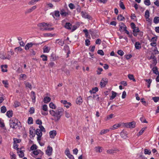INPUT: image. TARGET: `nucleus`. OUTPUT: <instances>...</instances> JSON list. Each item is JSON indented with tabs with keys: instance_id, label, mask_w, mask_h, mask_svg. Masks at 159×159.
Listing matches in <instances>:
<instances>
[{
	"instance_id": "nucleus-1",
	"label": "nucleus",
	"mask_w": 159,
	"mask_h": 159,
	"mask_svg": "<svg viewBox=\"0 0 159 159\" xmlns=\"http://www.w3.org/2000/svg\"><path fill=\"white\" fill-rule=\"evenodd\" d=\"M63 111V109L61 107L58 108L55 111L50 110V113L53 117V119L52 118V120H54L55 121H58L60 119Z\"/></svg>"
},
{
	"instance_id": "nucleus-2",
	"label": "nucleus",
	"mask_w": 159,
	"mask_h": 159,
	"mask_svg": "<svg viewBox=\"0 0 159 159\" xmlns=\"http://www.w3.org/2000/svg\"><path fill=\"white\" fill-rule=\"evenodd\" d=\"M20 123L16 119L12 118L10 120V125L13 129L20 128Z\"/></svg>"
},
{
	"instance_id": "nucleus-3",
	"label": "nucleus",
	"mask_w": 159,
	"mask_h": 159,
	"mask_svg": "<svg viewBox=\"0 0 159 159\" xmlns=\"http://www.w3.org/2000/svg\"><path fill=\"white\" fill-rule=\"evenodd\" d=\"M38 26L41 30H45V28H48V27L51 26L52 25L51 24L43 22L39 24Z\"/></svg>"
},
{
	"instance_id": "nucleus-4",
	"label": "nucleus",
	"mask_w": 159,
	"mask_h": 159,
	"mask_svg": "<svg viewBox=\"0 0 159 159\" xmlns=\"http://www.w3.org/2000/svg\"><path fill=\"white\" fill-rule=\"evenodd\" d=\"M135 123L134 121L126 123H123V126H124L127 128H132L135 127Z\"/></svg>"
},
{
	"instance_id": "nucleus-5",
	"label": "nucleus",
	"mask_w": 159,
	"mask_h": 159,
	"mask_svg": "<svg viewBox=\"0 0 159 159\" xmlns=\"http://www.w3.org/2000/svg\"><path fill=\"white\" fill-rule=\"evenodd\" d=\"M81 14L82 17L85 19H88L89 20H91L92 19V17L85 12L82 11L81 12Z\"/></svg>"
},
{
	"instance_id": "nucleus-6",
	"label": "nucleus",
	"mask_w": 159,
	"mask_h": 159,
	"mask_svg": "<svg viewBox=\"0 0 159 159\" xmlns=\"http://www.w3.org/2000/svg\"><path fill=\"white\" fill-rule=\"evenodd\" d=\"M108 80L107 78H103L100 82V85L102 87H104L107 84Z\"/></svg>"
},
{
	"instance_id": "nucleus-7",
	"label": "nucleus",
	"mask_w": 159,
	"mask_h": 159,
	"mask_svg": "<svg viewBox=\"0 0 159 159\" xmlns=\"http://www.w3.org/2000/svg\"><path fill=\"white\" fill-rule=\"evenodd\" d=\"M52 148L49 146H48L47 149L46 151V154L49 156L52 155Z\"/></svg>"
},
{
	"instance_id": "nucleus-8",
	"label": "nucleus",
	"mask_w": 159,
	"mask_h": 159,
	"mask_svg": "<svg viewBox=\"0 0 159 159\" xmlns=\"http://www.w3.org/2000/svg\"><path fill=\"white\" fill-rule=\"evenodd\" d=\"M49 135L50 138L53 139L57 134V132L55 130L51 131L49 132Z\"/></svg>"
},
{
	"instance_id": "nucleus-9",
	"label": "nucleus",
	"mask_w": 159,
	"mask_h": 159,
	"mask_svg": "<svg viewBox=\"0 0 159 159\" xmlns=\"http://www.w3.org/2000/svg\"><path fill=\"white\" fill-rule=\"evenodd\" d=\"M119 26V30L120 31H124V30H125L127 28L125 26V25L123 23H121L120 24Z\"/></svg>"
},
{
	"instance_id": "nucleus-10",
	"label": "nucleus",
	"mask_w": 159,
	"mask_h": 159,
	"mask_svg": "<svg viewBox=\"0 0 159 159\" xmlns=\"http://www.w3.org/2000/svg\"><path fill=\"white\" fill-rule=\"evenodd\" d=\"M82 99L81 96H80L77 98L76 100V103L77 104L80 105L82 104Z\"/></svg>"
},
{
	"instance_id": "nucleus-11",
	"label": "nucleus",
	"mask_w": 159,
	"mask_h": 159,
	"mask_svg": "<svg viewBox=\"0 0 159 159\" xmlns=\"http://www.w3.org/2000/svg\"><path fill=\"white\" fill-rule=\"evenodd\" d=\"M89 33L93 38L97 37V35L93 30H90Z\"/></svg>"
},
{
	"instance_id": "nucleus-12",
	"label": "nucleus",
	"mask_w": 159,
	"mask_h": 159,
	"mask_svg": "<svg viewBox=\"0 0 159 159\" xmlns=\"http://www.w3.org/2000/svg\"><path fill=\"white\" fill-rule=\"evenodd\" d=\"M34 44L32 43H27L25 47V49L26 50H28L29 48L31 47Z\"/></svg>"
},
{
	"instance_id": "nucleus-13",
	"label": "nucleus",
	"mask_w": 159,
	"mask_h": 159,
	"mask_svg": "<svg viewBox=\"0 0 159 159\" xmlns=\"http://www.w3.org/2000/svg\"><path fill=\"white\" fill-rule=\"evenodd\" d=\"M117 149H110L107 151V153L109 154H113L116 152L119 151Z\"/></svg>"
},
{
	"instance_id": "nucleus-14",
	"label": "nucleus",
	"mask_w": 159,
	"mask_h": 159,
	"mask_svg": "<svg viewBox=\"0 0 159 159\" xmlns=\"http://www.w3.org/2000/svg\"><path fill=\"white\" fill-rule=\"evenodd\" d=\"M52 16L54 18H55V16L58 17L60 16L59 11H54V14H52Z\"/></svg>"
},
{
	"instance_id": "nucleus-15",
	"label": "nucleus",
	"mask_w": 159,
	"mask_h": 159,
	"mask_svg": "<svg viewBox=\"0 0 159 159\" xmlns=\"http://www.w3.org/2000/svg\"><path fill=\"white\" fill-rule=\"evenodd\" d=\"M56 43L61 46H63L64 44V41L61 40H60L59 39H57L56 41Z\"/></svg>"
},
{
	"instance_id": "nucleus-16",
	"label": "nucleus",
	"mask_w": 159,
	"mask_h": 159,
	"mask_svg": "<svg viewBox=\"0 0 159 159\" xmlns=\"http://www.w3.org/2000/svg\"><path fill=\"white\" fill-rule=\"evenodd\" d=\"M98 88L97 87H95V88H93L92 90H91L89 91V92L91 93H95L96 92L98 91Z\"/></svg>"
},
{
	"instance_id": "nucleus-17",
	"label": "nucleus",
	"mask_w": 159,
	"mask_h": 159,
	"mask_svg": "<svg viewBox=\"0 0 159 159\" xmlns=\"http://www.w3.org/2000/svg\"><path fill=\"white\" fill-rule=\"evenodd\" d=\"M135 48L137 49H139L141 48L140 43L138 42H137L135 43Z\"/></svg>"
},
{
	"instance_id": "nucleus-18",
	"label": "nucleus",
	"mask_w": 159,
	"mask_h": 159,
	"mask_svg": "<svg viewBox=\"0 0 159 159\" xmlns=\"http://www.w3.org/2000/svg\"><path fill=\"white\" fill-rule=\"evenodd\" d=\"M122 125L123 126V123L116 124L114 125L113 126V129H116Z\"/></svg>"
},
{
	"instance_id": "nucleus-19",
	"label": "nucleus",
	"mask_w": 159,
	"mask_h": 159,
	"mask_svg": "<svg viewBox=\"0 0 159 159\" xmlns=\"http://www.w3.org/2000/svg\"><path fill=\"white\" fill-rule=\"evenodd\" d=\"M36 134L38 136H42V133L40 129H37L36 131Z\"/></svg>"
},
{
	"instance_id": "nucleus-20",
	"label": "nucleus",
	"mask_w": 159,
	"mask_h": 159,
	"mask_svg": "<svg viewBox=\"0 0 159 159\" xmlns=\"http://www.w3.org/2000/svg\"><path fill=\"white\" fill-rule=\"evenodd\" d=\"M144 80L147 82L148 84L147 85L148 87L149 88L150 87L151 84L152 82V80L151 79H144Z\"/></svg>"
},
{
	"instance_id": "nucleus-21",
	"label": "nucleus",
	"mask_w": 159,
	"mask_h": 159,
	"mask_svg": "<svg viewBox=\"0 0 159 159\" xmlns=\"http://www.w3.org/2000/svg\"><path fill=\"white\" fill-rule=\"evenodd\" d=\"M95 151L96 152H101L102 151V147H101L98 146L96 147L95 148Z\"/></svg>"
},
{
	"instance_id": "nucleus-22",
	"label": "nucleus",
	"mask_w": 159,
	"mask_h": 159,
	"mask_svg": "<svg viewBox=\"0 0 159 159\" xmlns=\"http://www.w3.org/2000/svg\"><path fill=\"white\" fill-rule=\"evenodd\" d=\"M128 77L130 80H132L134 82L136 81V80L134 78V76L133 75L129 74L128 75Z\"/></svg>"
},
{
	"instance_id": "nucleus-23",
	"label": "nucleus",
	"mask_w": 159,
	"mask_h": 159,
	"mask_svg": "<svg viewBox=\"0 0 159 159\" xmlns=\"http://www.w3.org/2000/svg\"><path fill=\"white\" fill-rule=\"evenodd\" d=\"M31 93L32 94L31 97L32 99V100L33 102L34 103L35 102V93L34 92L32 91L31 92Z\"/></svg>"
},
{
	"instance_id": "nucleus-24",
	"label": "nucleus",
	"mask_w": 159,
	"mask_h": 159,
	"mask_svg": "<svg viewBox=\"0 0 159 159\" xmlns=\"http://www.w3.org/2000/svg\"><path fill=\"white\" fill-rule=\"evenodd\" d=\"M50 49L48 47L45 46L43 48L44 53H48L49 52Z\"/></svg>"
},
{
	"instance_id": "nucleus-25",
	"label": "nucleus",
	"mask_w": 159,
	"mask_h": 159,
	"mask_svg": "<svg viewBox=\"0 0 159 159\" xmlns=\"http://www.w3.org/2000/svg\"><path fill=\"white\" fill-rule=\"evenodd\" d=\"M109 131V130L108 129H105L102 130L101 131L100 134L101 135H102L108 132Z\"/></svg>"
},
{
	"instance_id": "nucleus-26",
	"label": "nucleus",
	"mask_w": 159,
	"mask_h": 159,
	"mask_svg": "<svg viewBox=\"0 0 159 159\" xmlns=\"http://www.w3.org/2000/svg\"><path fill=\"white\" fill-rule=\"evenodd\" d=\"M13 113L12 111H8L7 112V116L9 118L11 117L12 116Z\"/></svg>"
},
{
	"instance_id": "nucleus-27",
	"label": "nucleus",
	"mask_w": 159,
	"mask_h": 159,
	"mask_svg": "<svg viewBox=\"0 0 159 159\" xmlns=\"http://www.w3.org/2000/svg\"><path fill=\"white\" fill-rule=\"evenodd\" d=\"M51 100V98L48 97H46L44 99V102L45 103H47L49 102Z\"/></svg>"
},
{
	"instance_id": "nucleus-28",
	"label": "nucleus",
	"mask_w": 159,
	"mask_h": 159,
	"mask_svg": "<svg viewBox=\"0 0 159 159\" xmlns=\"http://www.w3.org/2000/svg\"><path fill=\"white\" fill-rule=\"evenodd\" d=\"M49 106L50 108L55 109L56 108V106L52 102H51L49 104Z\"/></svg>"
},
{
	"instance_id": "nucleus-29",
	"label": "nucleus",
	"mask_w": 159,
	"mask_h": 159,
	"mask_svg": "<svg viewBox=\"0 0 159 159\" xmlns=\"http://www.w3.org/2000/svg\"><path fill=\"white\" fill-rule=\"evenodd\" d=\"M71 25L70 23H66L65 26V27L68 29H70Z\"/></svg>"
},
{
	"instance_id": "nucleus-30",
	"label": "nucleus",
	"mask_w": 159,
	"mask_h": 159,
	"mask_svg": "<svg viewBox=\"0 0 159 159\" xmlns=\"http://www.w3.org/2000/svg\"><path fill=\"white\" fill-rule=\"evenodd\" d=\"M17 153L20 157H22L24 156V153L22 151L19 150V151H17Z\"/></svg>"
},
{
	"instance_id": "nucleus-31",
	"label": "nucleus",
	"mask_w": 159,
	"mask_h": 159,
	"mask_svg": "<svg viewBox=\"0 0 159 159\" xmlns=\"http://www.w3.org/2000/svg\"><path fill=\"white\" fill-rule=\"evenodd\" d=\"M40 0H32L28 3V4L30 5H32L34 4L36 2L39 1Z\"/></svg>"
},
{
	"instance_id": "nucleus-32",
	"label": "nucleus",
	"mask_w": 159,
	"mask_h": 159,
	"mask_svg": "<svg viewBox=\"0 0 159 159\" xmlns=\"http://www.w3.org/2000/svg\"><path fill=\"white\" fill-rule=\"evenodd\" d=\"M153 22L155 24H157L159 23V17H155L153 19Z\"/></svg>"
},
{
	"instance_id": "nucleus-33",
	"label": "nucleus",
	"mask_w": 159,
	"mask_h": 159,
	"mask_svg": "<svg viewBox=\"0 0 159 159\" xmlns=\"http://www.w3.org/2000/svg\"><path fill=\"white\" fill-rule=\"evenodd\" d=\"M112 95L110 99L112 100L115 97H116V93L113 91H112Z\"/></svg>"
},
{
	"instance_id": "nucleus-34",
	"label": "nucleus",
	"mask_w": 159,
	"mask_h": 159,
	"mask_svg": "<svg viewBox=\"0 0 159 159\" xmlns=\"http://www.w3.org/2000/svg\"><path fill=\"white\" fill-rule=\"evenodd\" d=\"M153 60V61L154 62V63H156L157 62V61L156 60V58L155 57L154 55H152L150 57V58L149 59H152Z\"/></svg>"
},
{
	"instance_id": "nucleus-35",
	"label": "nucleus",
	"mask_w": 159,
	"mask_h": 159,
	"mask_svg": "<svg viewBox=\"0 0 159 159\" xmlns=\"http://www.w3.org/2000/svg\"><path fill=\"white\" fill-rule=\"evenodd\" d=\"M117 19L119 20L122 21L124 20L125 18L122 15H120L118 16Z\"/></svg>"
},
{
	"instance_id": "nucleus-36",
	"label": "nucleus",
	"mask_w": 159,
	"mask_h": 159,
	"mask_svg": "<svg viewBox=\"0 0 159 159\" xmlns=\"http://www.w3.org/2000/svg\"><path fill=\"white\" fill-rule=\"evenodd\" d=\"M60 14L61 16H66L68 14V13L64 10L61 11Z\"/></svg>"
},
{
	"instance_id": "nucleus-37",
	"label": "nucleus",
	"mask_w": 159,
	"mask_h": 159,
	"mask_svg": "<svg viewBox=\"0 0 159 159\" xmlns=\"http://www.w3.org/2000/svg\"><path fill=\"white\" fill-rule=\"evenodd\" d=\"M149 16V12L148 10H147L145 11V17L146 19L148 18Z\"/></svg>"
},
{
	"instance_id": "nucleus-38",
	"label": "nucleus",
	"mask_w": 159,
	"mask_h": 159,
	"mask_svg": "<svg viewBox=\"0 0 159 159\" xmlns=\"http://www.w3.org/2000/svg\"><path fill=\"white\" fill-rule=\"evenodd\" d=\"M6 108L5 106H3L1 107V111L2 113H4L6 112Z\"/></svg>"
},
{
	"instance_id": "nucleus-39",
	"label": "nucleus",
	"mask_w": 159,
	"mask_h": 159,
	"mask_svg": "<svg viewBox=\"0 0 159 159\" xmlns=\"http://www.w3.org/2000/svg\"><path fill=\"white\" fill-rule=\"evenodd\" d=\"M41 151L40 150H38L33 152V153L35 155H37L39 153L41 152Z\"/></svg>"
},
{
	"instance_id": "nucleus-40",
	"label": "nucleus",
	"mask_w": 159,
	"mask_h": 159,
	"mask_svg": "<svg viewBox=\"0 0 159 159\" xmlns=\"http://www.w3.org/2000/svg\"><path fill=\"white\" fill-rule=\"evenodd\" d=\"M146 129V128H142L141 129V130L139 132V133L137 134L138 136H139L142 135L143 134V133L144 131Z\"/></svg>"
},
{
	"instance_id": "nucleus-41",
	"label": "nucleus",
	"mask_w": 159,
	"mask_h": 159,
	"mask_svg": "<svg viewBox=\"0 0 159 159\" xmlns=\"http://www.w3.org/2000/svg\"><path fill=\"white\" fill-rule=\"evenodd\" d=\"M152 70L154 73L157 75L158 74V72L157 70V68L156 67H153Z\"/></svg>"
},
{
	"instance_id": "nucleus-42",
	"label": "nucleus",
	"mask_w": 159,
	"mask_h": 159,
	"mask_svg": "<svg viewBox=\"0 0 159 159\" xmlns=\"http://www.w3.org/2000/svg\"><path fill=\"white\" fill-rule=\"evenodd\" d=\"M10 155L11 159H16V156L13 152H11Z\"/></svg>"
},
{
	"instance_id": "nucleus-43",
	"label": "nucleus",
	"mask_w": 159,
	"mask_h": 159,
	"mask_svg": "<svg viewBox=\"0 0 159 159\" xmlns=\"http://www.w3.org/2000/svg\"><path fill=\"white\" fill-rule=\"evenodd\" d=\"M26 87L27 88H28L30 89H31L32 86L31 84L29 82H26L25 84Z\"/></svg>"
},
{
	"instance_id": "nucleus-44",
	"label": "nucleus",
	"mask_w": 159,
	"mask_h": 159,
	"mask_svg": "<svg viewBox=\"0 0 159 159\" xmlns=\"http://www.w3.org/2000/svg\"><path fill=\"white\" fill-rule=\"evenodd\" d=\"M103 71V69L102 68H98V70L97 71V73L98 75H100L101 74V72Z\"/></svg>"
},
{
	"instance_id": "nucleus-45",
	"label": "nucleus",
	"mask_w": 159,
	"mask_h": 159,
	"mask_svg": "<svg viewBox=\"0 0 159 159\" xmlns=\"http://www.w3.org/2000/svg\"><path fill=\"white\" fill-rule=\"evenodd\" d=\"M120 8L121 9H122L124 10L125 9V6L123 2L121 1H120Z\"/></svg>"
},
{
	"instance_id": "nucleus-46",
	"label": "nucleus",
	"mask_w": 159,
	"mask_h": 159,
	"mask_svg": "<svg viewBox=\"0 0 159 159\" xmlns=\"http://www.w3.org/2000/svg\"><path fill=\"white\" fill-rule=\"evenodd\" d=\"M41 57L42 58V60L44 61H47V57L44 55H41Z\"/></svg>"
},
{
	"instance_id": "nucleus-47",
	"label": "nucleus",
	"mask_w": 159,
	"mask_h": 159,
	"mask_svg": "<svg viewBox=\"0 0 159 159\" xmlns=\"http://www.w3.org/2000/svg\"><path fill=\"white\" fill-rule=\"evenodd\" d=\"M144 154H145L150 155L151 153V151L150 150L145 149L144 150Z\"/></svg>"
},
{
	"instance_id": "nucleus-48",
	"label": "nucleus",
	"mask_w": 159,
	"mask_h": 159,
	"mask_svg": "<svg viewBox=\"0 0 159 159\" xmlns=\"http://www.w3.org/2000/svg\"><path fill=\"white\" fill-rule=\"evenodd\" d=\"M14 143L17 144V143H20L21 142V140L17 139H14Z\"/></svg>"
},
{
	"instance_id": "nucleus-49",
	"label": "nucleus",
	"mask_w": 159,
	"mask_h": 159,
	"mask_svg": "<svg viewBox=\"0 0 159 159\" xmlns=\"http://www.w3.org/2000/svg\"><path fill=\"white\" fill-rule=\"evenodd\" d=\"M144 3L147 6H149L150 5L151 3L150 0H145L144 1Z\"/></svg>"
},
{
	"instance_id": "nucleus-50",
	"label": "nucleus",
	"mask_w": 159,
	"mask_h": 159,
	"mask_svg": "<svg viewBox=\"0 0 159 159\" xmlns=\"http://www.w3.org/2000/svg\"><path fill=\"white\" fill-rule=\"evenodd\" d=\"M117 53L120 56H122L124 54V52L121 50H118Z\"/></svg>"
},
{
	"instance_id": "nucleus-51",
	"label": "nucleus",
	"mask_w": 159,
	"mask_h": 159,
	"mask_svg": "<svg viewBox=\"0 0 159 159\" xmlns=\"http://www.w3.org/2000/svg\"><path fill=\"white\" fill-rule=\"evenodd\" d=\"M33 119L32 117H29L28 120V123L29 124H31L33 123Z\"/></svg>"
},
{
	"instance_id": "nucleus-52",
	"label": "nucleus",
	"mask_w": 159,
	"mask_h": 159,
	"mask_svg": "<svg viewBox=\"0 0 159 159\" xmlns=\"http://www.w3.org/2000/svg\"><path fill=\"white\" fill-rule=\"evenodd\" d=\"M152 99L155 102H156L159 100V97H154L152 98Z\"/></svg>"
},
{
	"instance_id": "nucleus-53",
	"label": "nucleus",
	"mask_w": 159,
	"mask_h": 159,
	"mask_svg": "<svg viewBox=\"0 0 159 159\" xmlns=\"http://www.w3.org/2000/svg\"><path fill=\"white\" fill-rule=\"evenodd\" d=\"M2 82L3 84H4L5 87H8L7 85L8 84V83L7 80H3L2 81Z\"/></svg>"
},
{
	"instance_id": "nucleus-54",
	"label": "nucleus",
	"mask_w": 159,
	"mask_h": 159,
	"mask_svg": "<svg viewBox=\"0 0 159 159\" xmlns=\"http://www.w3.org/2000/svg\"><path fill=\"white\" fill-rule=\"evenodd\" d=\"M97 53L98 54L100 55L101 56H103L104 55V53L103 51L102 50H99L98 52Z\"/></svg>"
},
{
	"instance_id": "nucleus-55",
	"label": "nucleus",
	"mask_w": 159,
	"mask_h": 159,
	"mask_svg": "<svg viewBox=\"0 0 159 159\" xmlns=\"http://www.w3.org/2000/svg\"><path fill=\"white\" fill-rule=\"evenodd\" d=\"M140 120L142 122L144 123H147V121L146 120L145 118L143 117H141L140 118Z\"/></svg>"
},
{
	"instance_id": "nucleus-56",
	"label": "nucleus",
	"mask_w": 159,
	"mask_h": 159,
	"mask_svg": "<svg viewBox=\"0 0 159 159\" xmlns=\"http://www.w3.org/2000/svg\"><path fill=\"white\" fill-rule=\"evenodd\" d=\"M69 7H70V8L71 9H74L75 8V7L74 5L72 3H70L69 4Z\"/></svg>"
},
{
	"instance_id": "nucleus-57",
	"label": "nucleus",
	"mask_w": 159,
	"mask_h": 159,
	"mask_svg": "<svg viewBox=\"0 0 159 159\" xmlns=\"http://www.w3.org/2000/svg\"><path fill=\"white\" fill-rule=\"evenodd\" d=\"M42 109L44 111H48V107L46 105H44L43 106Z\"/></svg>"
},
{
	"instance_id": "nucleus-58",
	"label": "nucleus",
	"mask_w": 159,
	"mask_h": 159,
	"mask_svg": "<svg viewBox=\"0 0 159 159\" xmlns=\"http://www.w3.org/2000/svg\"><path fill=\"white\" fill-rule=\"evenodd\" d=\"M29 111L30 113V114H33L34 112V108L33 107H31Z\"/></svg>"
},
{
	"instance_id": "nucleus-59",
	"label": "nucleus",
	"mask_w": 159,
	"mask_h": 159,
	"mask_svg": "<svg viewBox=\"0 0 159 159\" xmlns=\"http://www.w3.org/2000/svg\"><path fill=\"white\" fill-rule=\"evenodd\" d=\"M37 148V146L36 145L33 144L32 146L30 148V149L32 150H36Z\"/></svg>"
},
{
	"instance_id": "nucleus-60",
	"label": "nucleus",
	"mask_w": 159,
	"mask_h": 159,
	"mask_svg": "<svg viewBox=\"0 0 159 159\" xmlns=\"http://www.w3.org/2000/svg\"><path fill=\"white\" fill-rule=\"evenodd\" d=\"M65 114L66 117L67 118H69L70 116V113L66 111H65Z\"/></svg>"
},
{
	"instance_id": "nucleus-61",
	"label": "nucleus",
	"mask_w": 159,
	"mask_h": 159,
	"mask_svg": "<svg viewBox=\"0 0 159 159\" xmlns=\"http://www.w3.org/2000/svg\"><path fill=\"white\" fill-rule=\"evenodd\" d=\"M32 11H33V10H32V9L30 8L27 9L26 10V11H25V14H28V13H29L31 12Z\"/></svg>"
},
{
	"instance_id": "nucleus-62",
	"label": "nucleus",
	"mask_w": 159,
	"mask_h": 159,
	"mask_svg": "<svg viewBox=\"0 0 159 159\" xmlns=\"http://www.w3.org/2000/svg\"><path fill=\"white\" fill-rule=\"evenodd\" d=\"M20 104L19 102H15L14 103V106L15 107H17L20 106Z\"/></svg>"
},
{
	"instance_id": "nucleus-63",
	"label": "nucleus",
	"mask_w": 159,
	"mask_h": 159,
	"mask_svg": "<svg viewBox=\"0 0 159 159\" xmlns=\"http://www.w3.org/2000/svg\"><path fill=\"white\" fill-rule=\"evenodd\" d=\"M93 97L94 98H96V100L98 101L100 100V98L98 96V95H93Z\"/></svg>"
},
{
	"instance_id": "nucleus-64",
	"label": "nucleus",
	"mask_w": 159,
	"mask_h": 159,
	"mask_svg": "<svg viewBox=\"0 0 159 159\" xmlns=\"http://www.w3.org/2000/svg\"><path fill=\"white\" fill-rule=\"evenodd\" d=\"M85 45L88 46L90 44V41L88 39H86L85 40Z\"/></svg>"
}]
</instances>
